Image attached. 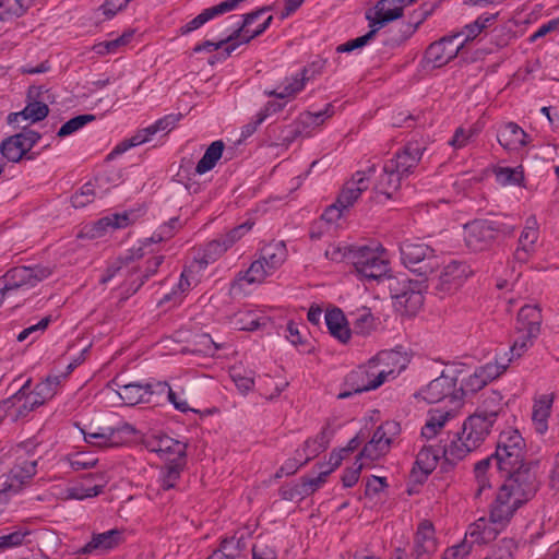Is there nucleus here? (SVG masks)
<instances>
[{
    "label": "nucleus",
    "mask_w": 559,
    "mask_h": 559,
    "mask_svg": "<svg viewBox=\"0 0 559 559\" xmlns=\"http://www.w3.org/2000/svg\"><path fill=\"white\" fill-rule=\"evenodd\" d=\"M501 395L493 392L484 401L481 407L464 419L455 437L444 447L447 461H462L485 443L501 411Z\"/></svg>",
    "instance_id": "nucleus-1"
},
{
    "label": "nucleus",
    "mask_w": 559,
    "mask_h": 559,
    "mask_svg": "<svg viewBox=\"0 0 559 559\" xmlns=\"http://www.w3.org/2000/svg\"><path fill=\"white\" fill-rule=\"evenodd\" d=\"M179 227V218L173 217L167 223L160 225L150 238H145L132 247L131 258L133 260H143V264L131 273L128 280V292L135 293L150 277L156 274L158 267L164 262V254L159 243L171 238Z\"/></svg>",
    "instance_id": "nucleus-2"
},
{
    "label": "nucleus",
    "mask_w": 559,
    "mask_h": 559,
    "mask_svg": "<svg viewBox=\"0 0 559 559\" xmlns=\"http://www.w3.org/2000/svg\"><path fill=\"white\" fill-rule=\"evenodd\" d=\"M534 495L533 488L520 479V475L510 477L499 488L490 506V514L498 525L511 522L516 511L522 508Z\"/></svg>",
    "instance_id": "nucleus-3"
},
{
    "label": "nucleus",
    "mask_w": 559,
    "mask_h": 559,
    "mask_svg": "<svg viewBox=\"0 0 559 559\" xmlns=\"http://www.w3.org/2000/svg\"><path fill=\"white\" fill-rule=\"evenodd\" d=\"M511 362L508 352L498 353L492 361L485 365L471 368L463 362H453L452 365H460L462 367L461 373L457 376V383L460 386L461 401L464 395L473 394L484 389L488 383L501 376Z\"/></svg>",
    "instance_id": "nucleus-4"
},
{
    "label": "nucleus",
    "mask_w": 559,
    "mask_h": 559,
    "mask_svg": "<svg viewBox=\"0 0 559 559\" xmlns=\"http://www.w3.org/2000/svg\"><path fill=\"white\" fill-rule=\"evenodd\" d=\"M421 158V152L418 147L406 146L395 156L385 162L382 174L376 185V190L392 198L400 189L402 180L417 166Z\"/></svg>",
    "instance_id": "nucleus-5"
},
{
    "label": "nucleus",
    "mask_w": 559,
    "mask_h": 559,
    "mask_svg": "<svg viewBox=\"0 0 559 559\" xmlns=\"http://www.w3.org/2000/svg\"><path fill=\"white\" fill-rule=\"evenodd\" d=\"M415 1L416 0H379L376 5L366 13L371 29L362 36L340 45L336 48L337 52H350L362 48L378 29L384 24L401 17L404 8Z\"/></svg>",
    "instance_id": "nucleus-6"
},
{
    "label": "nucleus",
    "mask_w": 559,
    "mask_h": 559,
    "mask_svg": "<svg viewBox=\"0 0 559 559\" xmlns=\"http://www.w3.org/2000/svg\"><path fill=\"white\" fill-rule=\"evenodd\" d=\"M352 263L361 280L381 281L391 272L388 250L379 242L359 246L352 252Z\"/></svg>",
    "instance_id": "nucleus-7"
},
{
    "label": "nucleus",
    "mask_w": 559,
    "mask_h": 559,
    "mask_svg": "<svg viewBox=\"0 0 559 559\" xmlns=\"http://www.w3.org/2000/svg\"><path fill=\"white\" fill-rule=\"evenodd\" d=\"M525 441L518 429L508 428L500 432L496 452L487 457L495 468L510 475H520L524 462Z\"/></svg>",
    "instance_id": "nucleus-8"
},
{
    "label": "nucleus",
    "mask_w": 559,
    "mask_h": 559,
    "mask_svg": "<svg viewBox=\"0 0 559 559\" xmlns=\"http://www.w3.org/2000/svg\"><path fill=\"white\" fill-rule=\"evenodd\" d=\"M374 173V166H369L367 170L356 171L352 179L345 183L336 202L323 212L322 219L329 224H334L341 219L343 213L357 201L361 192L369 188L370 178Z\"/></svg>",
    "instance_id": "nucleus-9"
},
{
    "label": "nucleus",
    "mask_w": 559,
    "mask_h": 559,
    "mask_svg": "<svg viewBox=\"0 0 559 559\" xmlns=\"http://www.w3.org/2000/svg\"><path fill=\"white\" fill-rule=\"evenodd\" d=\"M389 289L395 306L406 314H415L424 304V282L412 281L405 274L389 277Z\"/></svg>",
    "instance_id": "nucleus-10"
},
{
    "label": "nucleus",
    "mask_w": 559,
    "mask_h": 559,
    "mask_svg": "<svg viewBox=\"0 0 559 559\" xmlns=\"http://www.w3.org/2000/svg\"><path fill=\"white\" fill-rule=\"evenodd\" d=\"M461 369L460 365H447L438 378L418 392V396L429 404L440 403L447 399L451 402H461L456 386Z\"/></svg>",
    "instance_id": "nucleus-11"
},
{
    "label": "nucleus",
    "mask_w": 559,
    "mask_h": 559,
    "mask_svg": "<svg viewBox=\"0 0 559 559\" xmlns=\"http://www.w3.org/2000/svg\"><path fill=\"white\" fill-rule=\"evenodd\" d=\"M86 444L98 449H116L128 442L126 429L122 427L102 426L95 420L74 424Z\"/></svg>",
    "instance_id": "nucleus-12"
},
{
    "label": "nucleus",
    "mask_w": 559,
    "mask_h": 559,
    "mask_svg": "<svg viewBox=\"0 0 559 559\" xmlns=\"http://www.w3.org/2000/svg\"><path fill=\"white\" fill-rule=\"evenodd\" d=\"M51 271L46 266H16L4 275L3 294L9 298L24 297L26 292L47 278Z\"/></svg>",
    "instance_id": "nucleus-13"
},
{
    "label": "nucleus",
    "mask_w": 559,
    "mask_h": 559,
    "mask_svg": "<svg viewBox=\"0 0 559 559\" xmlns=\"http://www.w3.org/2000/svg\"><path fill=\"white\" fill-rule=\"evenodd\" d=\"M512 233V227H507L495 219H474L464 225V240L473 251L485 250L498 235Z\"/></svg>",
    "instance_id": "nucleus-14"
},
{
    "label": "nucleus",
    "mask_w": 559,
    "mask_h": 559,
    "mask_svg": "<svg viewBox=\"0 0 559 559\" xmlns=\"http://www.w3.org/2000/svg\"><path fill=\"white\" fill-rule=\"evenodd\" d=\"M140 216V210H128L108 214L93 224L85 225L82 230V236L91 239L105 237L118 229L129 227L134 224Z\"/></svg>",
    "instance_id": "nucleus-15"
},
{
    "label": "nucleus",
    "mask_w": 559,
    "mask_h": 559,
    "mask_svg": "<svg viewBox=\"0 0 559 559\" xmlns=\"http://www.w3.org/2000/svg\"><path fill=\"white\" fill-rule=\"evenodd\" d=\"M146 449L164 464L187 463V444L167 435H153L145 440Z\"/></svg>",
    "instance_id": "nucleus-16"
},
{
    "label": "nucleus",
    "mask_w": 559,
    "mask_h": 559,
    "mask_svg": "<svg viewBox=\"0 0 559 559\" xmlns=\"http://www.w3.org/2000/svg\"><path fill=\"white\" fill-rule=\"evenodd\" d=\"M108 480L104 473L85 475L60 489L55 495L62 500H84L98 496L106 487Z\"/></svg>",
    "instance_id": "nucleus-17"
},
{
    "label": "nucleus",
    "mask_w": 559,
    "mask_h": 559,
    "mask_svg": "<svg viewBox=\"0 0 559 559\" xmlns=\"http://www.w3.org/2000/svg\"><path fill=\"white\" fill-rule=\"evenodd\" d=\"M401 425L395 420H388L377 428L371 440L364 447L361 457H368L372 463L383 456L391 443L400 436Z\"/></svg>",
    "instance_id": "nucleus-18"
},
{
    "label": "nucleus",
    "mask_w": 559,
    "mask_h": 559,
    "mask_svg": "<svg viewBox=\"0 0 559 559\" xmlns=\"http://www.w3.org/2000/svg\"><path fill=\"white\" fill-rule=\"evenodd\" d=\"M386 381L388 379L382 373L374 357L353 370L347 377V382L356 393L376 390Z\"/></svg>",
    "instance_id": "nucleus-19"
},
{
    "label": "nucleus",
    "mask_w": 559,
    "mask_h": 559,
    "mask_svg": "<svg viewBox=\"0 0 559 559\" xmlns=\"http://www.w3.org/2000/svg\"><path fill=\"white\" fill-rule=\"evenodd\" d=\"M464 47L460 35H448L432 43L425 55V59L432 68H441L454 59Z\"/></svg>",
    "instance_id": "nucleus-20"
},
{
    "label": "nucleus",
    "mask_w": 559,
    "mask_h": 559,
    "mask_svg": "<svg viewBox=\"0 0 559 559\" xmlns=\"http://www.w3.org/2000/svg\"><path fill=\"white\" fill-rule=\"evenodd\" d=\"M40 135L33 130L7 138L0 145L1 154L10 162H19L39 141Z\"/></svg>",
    "instance_id": "nucleus-21"
},
{
    "label": "nucleus",
    "mask_w": 559,
    "mask_h": 559,
    "mask_svg": "<svg viewBox=\"0 0 559 559\" xmlns=\"http://www.w3.org/2000/svg\"><path fill=\"white\" fill-rule=\"evenodd\" d=\"M444 456V449L437 445H426L416 455L411 477L415 483L421 484L437 468L438 463Z\"/></svg>",
    "instance_id": "nucleus-22"
},
{
    "label": "nucleus",
    "mask_w": 559,
    "mask_h": 559,
    "mask_svg": "<svg viewBox=\"0 0 559 559\" xmlns=\"http://www.w3.org/2000/svg\"><path fill=\"white\" fill-rule=\"evenodd\" d=\"M400 251L402 261L407 267H413L426 261L424 267H428L430 272H433V267L439 265L438 258L433 255V250L421 241L406 240L401 245Z\"/></svg>",
    "instance_id": "nucleus-23"
},
{
    "label": "nucleus",
    "mask_w": 559,
    "mask_h": 559,
    "mask_svg": "<svg viewBox=\"0 0 559 559\" xmlns=\"http://www.w3.org/2000/svg\"><path fill=\"white\" fill-rule=\"evenodd\" d=\"M471 274L472 270L468 264L460 261H451L442 267L438 276L437 288L444 293L456 290Z\"/></svg>",
    "instance_id": "nucleus-24"
},
{
    "label": "nucleus",
    "mask_w": 559,
    "mask_h": 559,
    "mask_svg": "<svg viewBox=\"0 0 559 559\" xmlns=\"http://www.w3.org/2000/svg\"><path fill=\"white\" fill-rule=\"evenodd\" d=\"M506 528V524L498 525L489 513L488 519L479 518L468 526L464 540H467L471 546L472 544H487L495 540Z\"/></svg>",
    "instance_id": "nucleus-25"
},
{
    "label": "nucleus",
    "mask_w": 559,
    "mask_h": 559,
    "mask_svg": "<svg viewBox=\"0 0 559 559\" xmlns=\"http://www.w3.org/2000/svg\"><path fill=\"white\" fill-rule=\"evenodd\" d=\"M253 224L246 222L233 228L225 235L209 242L205 247V258L210 261L216 260L219 255L236 245L252 228Z\"/></svg>",
    "instance_id": "nucleus-26"
},
{
    "label": "nucleus",
    "mask_w": 559,
    "mask_h": 559,
    "mask_svg": "<svg viewBox=\"0 0 559 559\" xmlns=\"http://www.w3.org/2000/svg\"><path fill=\"white\" fill-rule=\"evenodd\" d=\"M248 25H249V22L247 24H245L243 27H246ZM245 29L246 31L239 29L245 35V37L242 39H240L239 41H235L237 36L233 37V35L230 33L225 38H222L219 40H216V41H214V40H205V41H203L201 44H198L193 48V51L198 53V52H213V51L222 50L223 53H224V58H227L239 46L248 44L250 40H252L253 38L258 37L259 31L258 32H252V31H248V28H245Z\"/></svg>",
    "instance_id": "nucleus-27"
},
{
    "label": "nucleus",
    "mask_w": 559,
    "mask_h": 559,
    "mask_svg": "<svg viewBox=\"0 0 559 559\" xmlns=\"http://www.w3.org/2000/svg\"><path fill=\"white\" fill-rule=\"evenodd\" d=\"M438 546L439 543L432 523L429 521L420 522L414 538L413 556L415 559H431Z\"/></svg>",
    "instance_id": "nucleus-28"
},
{
    "label": "nucleus",
    "mask_w": 559,
    "mask_h": 559,
    "mask_svg": "<svg viewBox=\"0 0 559 559\" xmlns=\"http://www.w3.org/2000/svg\"><path fill=\"white\" fill-rule=\"evenodd\" d=\"M342 426V424H337L332 427L331 423H328L322 431L313 437L307 439L297 450V455L301 456V462L308 463L310 460L314 459L319 453L326 449L332 436L334 432Z\"/></svg>",
    "instance_id": "nucleus-29"
},
{
    "label": "nucleus",
    "mask_w": 559,
    "mask_h": 559,
    "mask_svg": "<svg viewBox=\"0 0 559 559\" xmlns=\"http://www.w3.org/2000/svg\"><path fill=\"white\" fill-rule=\"evenodd\" d=\"M374 359L388 381L396 378L409 362L407 354L397 349L382 350Z\"/></svg>",
    "instance_id": "nucleus-30"
},
{
    "label": "nucleus",
    "mask_w": 559,
    "mask_h": 559,
    "mask_svg": "<svg viewBox=\"0 0 559 559\" xmlns=\"http://www.w3.org/2000/svg\"><path fill=\"white\" fill-rule=\"evenodd\" d=\"M37 461L22 460L17 461L16 464L11 468L4 487L12 493H17L24 484L29 481L36 474Z\"/></svg>",
    "instance_id": "nucleus-31"
},
{
    "label": "nucleus",
    "mask_w": 559,
    "mask_h": 559,
    "mask_svg": "<svg viewBox=\"0 0 559 559\" xmlns=\"http://www.w3.org/2000/svg\"><path fill=\"white\" fill-rule=\"evenodd\" d=\"M198 283L199 276L197 272H194L191 266L185 267L178 283L163 297L159 304H169L170 306L180 305L188 293L195 287Z\"/></svg>",
    "instance_id": "nucleus-32"
},
{
    "label": "nucleus",
    "mask_w": 559,
    "mask_h": 559,
    "mask_svg": "<svg viewBox=\"0 0 559 559\" xmlns=\"http://www.w3.org/2000/svg\"><path fill=\"white\" fill-rule=\"evenodd\" d=\"M266 13H267V9H260V10H257L254 12L243 15L241 20L237 21L234 25V29L230 32L233 37L237 36L235 41H239L240 39H242L245 37L242 32H240L239 29L246 31L245 27H242V26H245V24H247L248 22H249V25L246 26V28H248V31H252V32L259 31L258 36H260L262 33H264L266 31V28L270 26L272 19H273L272 15H266Z\"/></svg>",
    "instance_id": "nucleus-33"
},
{
    "label": "nucleus",
    "mask_w": 559,
    "mask_h": 559,
    "mask_svg": "<svg viewBox=\"0 0 559 559\" xmlns=\"http://www.w3.org/2000/svg\"><path fill=\"white\" fill-rule=\"evenodd\" d=\"M186 464L187 463L165 464L158 473L156 487L154 484H151L147 488L148 498L155 499L159 489L169 490L174 488L178 483Z\"/></svg>",
    "instance_id": "nucleus-34"
},
{
    "label": "nucleus",
    "mask_w": 559,
    "mask_h": 559,
    "mask_svg": "<svg viewBox=\"0 0 559 559\" xmlns=\"http://www.w3.org/2000/svg\"><path fill=\"white\" fill-rule=\"evenodd\" d=\"M498 142L508 151H519L530 142V135L516 123L508 122L498 133Z\"/></svg>",
    "instance_id": "nucleus-35"
},
{
    "label": "nucleus",
    "mask_w": 559,
    "mask_h": 559,
    "mask_svg": "<svg viewBox=\"0 0 559 559\" xmlns=\"http://www.w3.org/2000/svg\"><path fill=\"white\" fill-rule=\"evenodd\" d=\"M121 538L118 530H109L104 533L94 534L92 539L78 550L80 555H98L116 547Z\"/></svg>",
    "instance_id": "nucleus-36"
},
{
    "label": "nucleus",
    "mask_w": 559,
    "mask_h": 559,
    "mask_svg": "<svg viewBox=\"0 0 559 559\" xmlns=\"http://www.w3.org/2000/svg\"><path fill=\"white\" fill-rule=\"evenodd\" d=\"M453 417L454 413L451 409H429L425 425L421 427V437L426 440L435 439Z\"/></svg>",
    "instance_id": "nucleus-37"
},
{
    "label": "nucleus",
    "mask_w": 559,
    "mask_h": 559,
    "mask_svg": "<svg viewBox=\"0 0 559 559\" xmlns=\"http://www.w3.org/2000/svg\"><path fill=\"white\" fill-rule=\"evenodd\" d=\"M307 74L308 70L302 69L297 74L286 78L281 85L273 91L266 92V94L280 99L289 100L305 88L308 80Z\"/></svg>",
    "instance_id": "nucleus-38"
},
{
    "label": "nucleus",
    "mask_w": 559,
    "mask_h": 559,
    "mask_svg": "<svg viewBox=\"0 0 559 559\" xmlns=\"http://www.w3.org/2000/svg\"><path fill=\"white\" fill-rule=\"evenodd\" d=\"M78 364V361L70 364L68 366L67 373L62 376H48L45 380L40 381L33 389H31L36 400H39L40 406L47 401L51 400L58 393L61 381L67 377L68 373L73 371Z\"/></svg>",
    "instance_id": "nucleus-39"
},
{
    "label": "nucleus",
    "mask_w": 559,
    "mask_h": 559,
    "mask_svg": "<svg viewBox=\"0 0 559 559\" xmlns=\"http://www.w3.org/2000/svg\"><path fill=\"white\" fill-rule=\"evenodd\" d=\"M78 364V361L70 364L68 366L67 373L62 376H48L45 380L40 381L33 389H31L36 400H39L40 406L47 401L51 400L58 393L61 381L67 377L68 373L73 371Z\"/></svg>",
    "instance_id": "nucleus-40"
},
{
    "label": "nucleus",
    "mask_w": 559,
    "mask_h": 559,
    "mask_svg": "<svg viewBox=\"0 0 559 559\" xmlns=\"http://www.w3.org/2000/svg\"><path fill=\"white\" fill-rule=\"evenodd\" d=\"M78 364V361L70 364L68 366L67 373L62 376H48L45 380L40 381L33 389H31L36 400H39L40 406L47 401L51 400L58 393L61 381L67 377L68 373L73 371Z\"/></svg>",
    "instance_id": "nucleus-41"
},
{
    "label": "nucleus",
    "mask_w": 559,
    "mask_h": 559,
    "mask_svg": "<svg viewBox=\"0 0 559 559\" xmlns=\"http://www.w3.org/2000/svg\"><path fill=\"white\" fill-rule=\"evenodd\" d=\"M552 404L554 395L551 393L540 394L534 400L532 420L535 430L540 435H544L548 429V418Z\"/></svg>",
    "instance_id": "nucleus-42"
},
{
    "label": "nucleus",
    "mask_w": 559,
    "mask_h": 559,
    "mask_svg": "<svg viewBox=\"0 0 559 559\" xmlns=\"http://www.w3.org/2000/svg\"><path fill=\"white\" fill-rule=\"evenodd\" d=\"M326 328L332 336L346 343L350 338V328L343 311L338 308L330 309L324 316Z\"/></svg>",
    "instance_id": "nucleus-43"
},
{
    "label": "nucleus",
    "mask_w": 559,
    "mask_h": 559,
    "mask_svg": "<svg viewBox=\"0 0 559 559\" xmlns=\"http://www.w3.org/2000/svg\"><path fill=\"white\" fill-rule=\"evenodd\" d=\"M117 393L126 405H135L147 401L153 394V389L150 384L131 382L119 385Z\"/></svg>",
    "instance_id": "nucleus-44"
},
{
    "label": "nucleus",
    "mask_w": 559,
    "mask_h": 559,
    "mask_svg": "<svg viewBox=\"0 0 559 559\" xmlns=\"http://www.w3.org/2000/svg\"><path fill=\"white\" fill-rule=\"evenodd\" d=\"M229 324L235 330L254 331L264 324V317L258 310L243 308L230 318Z\"/></svg>",
    "instance_id": "nucleus-45"
},
{
    "label": "nucleus",
    "mask_w": 559,
    "mask_h": 559,
    "mask_svg": "<svg viewBox=\"0 0 559 559\" xmlns=\"http://www.w3.org/2000/svg\"><path fill=\"white\" fill-rule=\"evenodd\" d=\"M11 404L14 408L15 417H24L29 412L40 406L39 400H36L31 391L29 381H26V383L11 397Z\"/></svg>",
    "instance_id": "nucleus-46"
},
{
    "label": "nucleus",
    "mask_w": 559,
    "mask_h": 559,
    "mask_svg": "<svg viewBox=\"0 0 559 559\" xmlns=\"http://www.w3.org/2000/svg\"><path fill=\"white\" fill-rule=\"evenodd\" d=\"M49 109L47 104L39 100L29 102L25 108L20 112H11L8 116L9 123L19 122V118L28 120L31 122H37L44 120L48 116Z\"/></svg>",
    "instance_id": "nucleus-47"
},
{
    "label": "nucleus",
    "mask_w": 559,
    "mask_h": 559,
    "mask_svg": "<svg viewBox=\"0 0 559 559\" xmlns=\"http://www.w3.org/2000/svg\"><path fill=\"white\" fill-rule=\"evenodd\" d=\"M492 467H495V463L487 457L475 465L476 496L478 498L487 497L491 489Z\"/></svg>",
    "instance_id": "nucleus-48"
},
{
    "label": "nucleus",
    "mask_w": 559,
    "mask_h": 559,
    "mask_svg": "<svg viewBox=\"0 0 559 559\" xmlns=\"http://www.w3.org/2000/svg\"><path fill=\"white\" fill-rule=\"evenodd\" d=\"M286 259V249L282 242L266 245L262 248L259 260L263 261L266 270L272 274L283 264Z\"/></svg>",
    "instance_id": "nucleus-49"
},
{
    "label": "nucleus",
    "mask_w": 559,
    "mask_h": 559,
    "mask_svg": "<svg viewBox=\"0 0 559 559\" xmlns=\"http://www.w3.org/2000/svg\"><path fill=\"white\" fill-rule=\"evenodd\" d=\"M224 143L221 140L214 141L204 152L202 158L195 166V173L198 175H204L211 171L222 158L224 152Z\"/></svg>",
    "instance_id": "nucleus-50"
},
{
    "label": "nucleus",
    "mask_w": 559,
    "mask_h": 559,
    "mask_svg": "<svg viewBox=\"0 0 559 559\" xmlns=\"http://www.w3.org/2000/svg\"><path fill=\"white\" fill-rule=\"evenodd\" d=\"M31 534L32 531L24 526L0 531V551H5L25 545L27 537Z\"/></svg>",
    "instance_id": "nucleus-51"
},
{
    "label": "nucleus",
    "mask_w": 559,
    "mask_h": 559,
    "mask_svg": "<svg viewBox=\"0 0 559 559\" xmlns=\"http://www.w3.org/2000/svg\"><path fill=\"white\" fill-rule=\"evenodd\" d=\"M34 0H0V21L12 22L23 16Z\"/></svg>",
    "instance_id": "nucleus-52"
},
{
    "label": "nucleus",
    "mask_w": 559,
    "mask_h": 559,
    "mask_svg": "<svg viewBox=\"0 0 559 559\" xmlns=\"http://www.w3.org/2000/svg\"><path fill=\"white\" fill-rule=\"evenodd\" d=\"M271 275H273L272 272L266 270L263 261L258 259L253 261L243 275L237 280V285L239 288L243 289L247 285L263 283Z\"/></svg>",
    "instance_id": "nucleus-53"
},
{
    "label": "nucleus",
    "mask_w": 559,
    "mask_h": 559,
    "mask_svg": "<svg viewBox=\"0 0 559 559\" xmlns=\"http://www.w3.org/2000/svg\"><path fill=\"white\" fill-rule=\"evenodd\" d=\"M538 335L539 333H533L531 330L521 331L520 328H515V338L508 353L511 361L522 357L533 346Z\"/></svg>",
    "instance_id": "nucleus-54"
},
{
    "label": "nucleus",
    "mask_w": 559,
    "mask_h": 559,
    "mask_svg": "<svg viewBox=\"0 0 559 559\" xmlns=\"http://www.w3.org/2000/svg\"><path fill=\"white\" fill-rule=\"evenodd\" d=\"M540 311L536 306L525 305L523 306L518 314L516 328L521 331L531 330L533 333L540 332Z\"/></svg>",
    "instance_id": "nucleus-55"
},
{
    "label": "nucleus",
    "mask_w": 559,
    "mask_h": 559,
    "mask_svg": "<svg viewBox=\"0 0 559 559\" xmlns=\"http://www.w3.org/2000/svg\"><path fill=\"white\" fill-rule=\"evenodd\" d=\"M536 243L519 242L518 248L514 252V260L520 264L530 263V269L535 271H546L550 269V265L542 262H536L534 255L536 254Z\"/></svg>",
    "instance_id": "nucleus-56"
},
{
    "label": "nucleus",
    "mask_w": 559,
    "mask_h": 559,
    "mask_svg": "<svg viewBox=\"0 0 559 559\" xmlns=\"http://www.w3.org/2000/svg\"><path fill=\"white\" fill-rule=\"evenodd\" d=\"M496 181L501 186H520L524 181L523 167L496 166L493 168Z\"/></svg>",
    "instance_id": "nucleus-57"
},
{
    "label": "nucleus",
    "mask_w": 559,
    "mask_h": 559,
    "mask_svg": "<svg viewBox=\"0 0 559 559\" xmlns=\"http://www.w3.org/2000/svg\"><path fill=\"white\" fill-rule=\"evenodd\" d=\"M229 376L240 394L247 395L254 388V372L241 366H233Z\"/></svg>",
    "instance_id": "nucleus-58"
},
{
    "label": "nucleus",
    "mask_w": 559,
    "mask_h": 559,
    "mask_svg": "<svg viewBox=\"0 0 559 559\" xmlns=\"http://www.w3.org/2000/svg\"><path fill=\"white\" fill-rule=\"evenodd\" d=\"M496 14H481L474 22L464 26V28L453 35H460V40H464V45L476 38L481 31L493 22Z\"/></svg>",
    "instance_id": "nucleus-59"
},
{
    "label": "nucleus",
    "mask_w": 559,
    "mask_h": 559,
    "mask_svg": "<svg viewBox=\"0 0 559 559\" xmlns=\"http://www.w3.org/2000/svg\"><path fill=\"white\" fill-rule=\"evenodd\" d=\"M329 475V471L319 467V473L316 476L302 478L300 483L296 485V493L302 498L312 495L326 483Z\"/></svg>",
    "instance_id": "nucleus-60"
},
{
    "label": "nucleus",
    "mask_w": 559,
    "mask_h": 559,
    "mask_svg": "<svg viewBox=\"0 0 559 559\" xmlns=\"http://www.w3.org/2000/svg\"><path fill=\"white\" fill-rule=\"evenodd\" d=\"M132 36V32H126L114 39L96 43L93 46V51L99 56L117 53L122 46H126L130 43Z\"/></svg>",
    "instance_id": "nucleus-61"
},
{
    "label": "nucleus",
    "mask_w": 559,
    "mask_h": 559,
    "mask_svg": "<svg viewBox=\"0 0 559 559\" xmlns=\"http://www.w3.org/2000/svg\"><path fill=\"white\" fill-rule=\"evenodd\" d=\"M154 130L152 129L151 124L138 130L133 135H131L129 139L124 140L120 144H118L112 153H123L128 151L131 147H135L139 145H142L144 143H147L154 139Z\"/></svg>",
    "instance_id": "nucleus-62"
},
{
    "label": "nucleus",
    "mask_w": 559,
    "mask_h": 559,
    "mask_svg": "<svg viewBox=\"0 0 559 559\" xmlns=\"http://www.w3.org/2000/svg\"><path fill=\"white\" fill-rule=\"evenodd\" d=\"M376 329V318L371 310L361 307L355 312L354 331L360 335H368Z\"/></svg>",
    "instance_id": "nucleus-63"
},
{
    "label": "nucleus",
    "mask_w": 559,
    "mask_h": 559,
    "mask_svg": "<svg viewBox=\"0 0 559 559\" xmlns=\"http://www.w3.org/2000/svg\"><path fill=\"white\" fill-rule=\"evenodd\" d=\"M95 120V116L91 114L79 115L67 122H64L58 130V136L66 138L74 134L83 129L87 123Z\"/></svg>",
    "instance_id": "nucleus-64"
}]
</instances>
